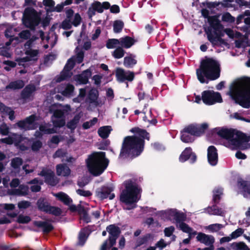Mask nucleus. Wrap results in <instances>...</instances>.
Segmentation results:
<instances>
[{
	"instance_id": "obj_1",
	"label": "nucleus",
	"mask_w": 250,
	"mask_h": 250,
	"mask_svg": "<svg viewBox=\"0 0 250 250\" xmlns=\"http://www.w3.org/2000/svg\"><path fill=\"white\" fill-rule=\"evenodd\" d=\"M130 131L136 133L135 135L127 136L123 141L119 158L132 160L141 155L144 149L145 139L149 140V133L146 130L135 127Z\"/></svg>"
},
{
	"instance_id": "obj_2",
	"label": "nucleus",
	"mask_w": 250,
	"mask_h": 250,
	"mask_svg": "<svg viewBox=\"0 0 250 250\" xmlns=\"http://www.w3.org/2000/svg\"><path fill=\"white\" fill-rule=\"evenodd\" d=\"M221 67L219 62L213 58H206L203 60L199 67L196 69V75L201 83H208V80L214 81L220 76Z\"/></svg>"
},
{
	"instance_id": "obj_3",
	"label": "nucleus",
	"mask_w": 250,
	"mask_h": 250,
	"mask_svg": "<svg viewBox=\"0 0 250 250\" xmlns=\"http://www.w3.org/2000/svg\"><path fill=\"white\" fill-rule=\"evenodd\" d=\"M217 134L222 138L228 140L236 148L246 150L250 147L248 142L250 141V136L233 128H222L217 132Z\"/></svg>"
},
{
	"instance_id": "obj_4",
	"label": "nucleus",
	"mask_w": 250,
	"mask_h": 250,
	"mask_svg": "<svg viewBox=\"0 0 250 250\" xmlns=\"http://www.w3.org/2000/svg\"><path fill=\"white\" fill-rule=\"evenodd\" d=\"M124 185L125 188L123 190L120 196V200L121 202L128 205L125 208L126 210H131L136 207V203L139 200L138 194L141 188L135 180L129 179L124 182Z\"/></svg>"
},
{
	"instance_id": "obj_5",
	"label": "nucleus",
	"mask_w": 250,
	"mask_h": 250,
	"mask_svg": "<svg viewBox=\"0 0 250 250\" xmlns=\"http://www.w3.org/2000/svg\"><path fill=\"white\" fill-rule=\"evenodd\" d=\"M89 172L94 176L102 174L108 165L109 160L103 151L94 152L85 161Z\"/></svg>"
},
{
	"instance_id": "obj_6",
	"label": "nucleus",
	"mask_w": 250,
	"mask_h": 250,
	"mask_svg": "<svg viewBox=\"0 0 250 250\" xmlns=\"http://www.w3.org/2000/svg\"><path fill=\"white\" fill-rule=\"evenodd\" d=\"M244 87L231 88L229 95L235 102L245 108H250V78H246L244 82Z\"/></svg>"
},
{
	"instance_id": "obj_7",
	"label": "nucleus",
	"mask_w": 250,
	"mask_h": 250,
	"mask_svg": "<svg viewBox=\"0 0 250 250\" xmlns=\"http://www.w3.org/2000/svg\"><path fill=\"white\" fill-rule=\"evenodd\" d=\"M41 18L37 11L32 7H27L25 9L22 18L23 24L32 31H34L39 25Z\"/></svg>"
},
{
	"instance_id": "obj_8",
	"label": "nucleus",
	"mask_w": 250,
	"mask_h": 250,
	"mask_svg": "<svg viewBox=\"0 0 250 250\" xmlns=\"http://www.w3.org/2000/svg\"><path fill=\"white\" fill-rule=\"evenodd\" d=\"M106 231L109 233L108 239L106 240L101 247V250H106L108 242H109V248L113 247L116 244V240L121 233L120 228L115 224L109 225L106 227Z\"/></svg>"
},
{
	"instance_id": "obj_9",
	"label": "nucleus",
	"mask_w": 250,
	"mask_h": 250,
	"mask_svg": "<svg viewBox=\"0 0 250 250\" xmlns=\"http://www.w3.org/2000/svg\"><path fill=\"white\" fill-rule=\"evenodd\" d=\"M202 100L207 105H212L217 103H222L223 100L221 94L213 90H205L202 93Z\"/></svg>"
},
{
	"instance_id": "obj_10",
	"label": "nucleus",
	"mask_w": 250,
	"mask_h": 250,
	"mask_svg": "<svg viewBox=\"0 0 250 250\" xmlns=\"http://www.w3.org/2000/svg\"><path fill=\"white\" fill-rule=\"evenodd\" d=\"M208 124L206 123L201 125L191 124L186 126L182 131L194 137L200 136L205 133L206 130L208 128Z\"/></svg>"
},
{
	"instance_id": "obj_11",
	"label": "nucleus",
	"mask_w": 250,
	"mask_h": 250,
	"mask_svg": "<svg viewBox=\"0 0 250 250\" xmlns=\"http://www.w3.org/2000/svg\"><path fill=\"white\" fill-rule=\"evenodd\" d=\"M38 175L43 177L44 182L49 186L54 187L58 183V181L55 176L54 172L49 168H42L40 172L38 173Z\"/></svg>"
},
{
	"instance_id": "obj_12",
	"label": "nucleus",
	"mask_w": 250,
	"mask_h": 250,
	"mask_svg": "<svg viewBox=\"0 0 250 250\" xmlns=\"http://www.w3.org/2000/svg\"><path fill=\"white\" fill-rule=\"evenodd\" d=\"M36 120V116L35 114H32L26 117L24 120L18 122L17 125L20 128L24 129V130L35 129V127L31 125L34 124Z\"/></svg>"
},
{
	"instance_id": "obj_13",
	"label": "nucleus",
	"mask_w": 250,
	"mask_h": 250,
	"mask_svg": "<svg viewBox=\"0 0 250 250\" xmlns=\"http://www.w3.org/2000/svg\"><path fill=\"white\" fill-rule=\"evenodd\" d=\"M116 76L118 81L120 82H124L125 81L132 82L135 77L133 72L130 71H125L121 68H117L116 70Z\"/></svg>"
},
{
	"instance_id": "obj_14",
	"label": "nucleus",
	"mask_w": 250,
	"mask_h": 250,
	"mask_svg": "<svg viewBox=\"0 0 250 250\" xmlns=\"http://www.w3.org/2000/svg\"><path fill=\"white\" fill-rule=\"evenodd\" d=\"M113 190L114 188L112 187L103 186L96 190V195L101 200H104L107 198H109L110 200H112L115 197L114 193H111Z\"/></svg>"
},
{
	"instance_id": "obj_15",
	"label": "nucleus",
	"mask_w": 250,
	"mask_h": 250,
	"mask_svg": "<svg viewBox=\"0 0 250 250\" xmlns=\"http://www.w3.org/2000/svg\"><path fill=\"white\" fill-rule=\"evenodd\" d=\"M196 154L192 151V149L190 147H186L179 157V161L182 163L189 160L190 163L193 164L196 162Z\"/></svg>"
},
{
	"instance_id": "obj_16",
	"label": "nucleus",
	"mask_w": 250,
	"mask_h": 250,
	"mask_svg": "<svg viewBox=\"0 0 250 250\" xmlns=\"http://www.w3.org/2000/svg\"><path fill=\"white\" fill-rule=\"evenodd\" d=\"M208 160L209 164L215 166L218 163V153L216 148L213 146H209L208 148Z\"/></svg>"
},
{
	"instance_id": "obj_17",
	"label": "nucleus",
	"mask_w": 250,
	"mask_h": 250,
	"mask_svg": "<svg viewBox=\"0 0 250 250\" xmlns=\"http://www.w3.org/2000/svg\"><path fill=\"white\" fill-rule=\"evenodd\" d=\"M197 240L206 246H210L213 247L214 243V238L212 235H207L203 232H199L196 237Z\"/></svg>"
},
{
	"instance_id": "obj_18",
	"label": "nucleus",
	"mask_w": 250,
	"mask_h": 250,
	"mask_svg": "<svg viewBox=\"0 0 250 250\" xmlns=\"http://www.w3.org/2000/svg\"><path fill=\"white\" fill-rule=\"evenodd\" d=\"M206 32L208 40L213 45H216L217 42H219L221 44L227 45L228 44L225 40L223 39L220 36H214L210 28H208V29L206 30Z\"/></svg>"
},
{
	"instance_id": "obj_19",
	"label": "nucleus",
	"mask_w": 250,
	"mask_h": 250,
	"mask_svg": "<svg viewBox=\"0 0 250 250\" xmlns=\"http://www.w3.org/2000/svg\"><path fill=\"white\" fill-rule=\"evenodd\" d=\"M36 90V87L34 84H29L27 85L21 92V98L24 100L30 99Z\"/></svg>"
},
{
	"instance_id": "obj_20",
	"label": "nucleus",
	"mask_w": 250,
	"mask_h": 250,
	"mask_svg": "<svg viewBox=\"0 0 250 250\" xmlns=\"http://www.w3.org/2000/svg\"><path fill=\"white\" fill-rule=\"evenodd\" d=\"M210 27L209 28L214 29L215 31L220 32L223 28V25L221 23L217 16H211L208 21Z\"/></svg>"
},
{
	"instance_id": "obj_21",
	"label": "nucleus",
	"mask_w": 250,
	"mask_h": 250,
	"mask_svg": "<svg viewBox=\"0 0 250 250\" xmlns=\"http://www.w3.org/2000/svg\"><path fill=\"white\" fill-rule=\"evenodd\" d=\"M33 225L39 228H41L42 232L45 234L49 233L54 229L53 226L47 221H35Z\"/></svg>"
},
{
	"instance_id": "obj_22",
	"label": "nucleus",
	"mask_w": 250,
	"mask_h": 250,
	"mask_svg": "<svg viewBox=\"0 0 250 250\" xmlns=\"http://www.w3.org/2000/svg\"><path fill=\"white\" fill-rule=\"evenodd\" d=\"M237 186L239 189H242L244 197H246L248 194L250 195V181H246L240 178L237 181Z\"/></svg>"
},
{
	"instance_id": "obj_23",
	"label": "nucleus",
	"mask_w": 250,
	"mask_h": 250,
	"mask_svg": "<svg viewBox=\"0 0 250 250\" xmlns=\"http://www.w3.org/2000/svg\"><path fill=\"white\" fill-rule=\"evenodd\" d=\"M92 75V72L89 69L83 71L81 74L76 76V80L80 83L85 84L88 83V79Z\"/></svg>"
},
{
	"instance_id": "obj_24",
	"label": "nucleus",
	"mask_w": 250,
	"mask_h": 250,
	"mask_svg": "<svg viewBox=\"0 0 250 250\" xmlns=\"http://www.w3.org/2000/svg\"><path fill=\"white\" fill-rule=\"evenodd\" d=\"M169 215L173 217L176 223L180 224L185 221L187 219L186 215L177 210H170L169 211Z\"/></svg>"
},
{
	"instance_id": "obj_25",
	"label": "nucleus",
	"mask_w": 250,
	"mask_h": 250,
	"mask_svg": "<svg viewBox=\"0 0 250 250\" xmlns=\"http://www.w3.org/2000/svg\"><path fill=\"white\" fill-rule=\"evenodd\" d=\"M36 205L39 210L46 213L50 206L47 199L44 197L40 198L37 201Z\"/></svg>"
},
{
	"instance_id": "obj_26",
	"label": "nucleus",
	"mask_w": 250,
	"mask_h": 250,
	"mask_svg": "<svg viewBox=\"0 0 250 250\" xmlns=\"http://www.w3.org/2000/svg\"><path fill=\"white\" fill-rule=\"evenodd\" d=\"M119 40L120 45L125 48H129L137 42V40L128 36L121 38Z\"/></svg>"
},
{
	"instance_id": "obj_27",
	"label": "nucleus",
	"mask_w": 250,
	"mask_h": 250,
	"mask_svg": "<svg viewBox=\"0 0 250 250\" xmlns=\"http://www.w3.org/2000/svg\"><path fill=\"white\" fill-rule=\"evenodd\" d=\"M71 170L65 164H59L56 166V173L58 176H68L70 175Z\"/></svg>"
},
{
	"instance_id": "obj_28",
	"label": "nucleus",
	"mask_w": 250,
	"mask_h": 250,
	"mask_svg": "<svg viewBox=\"0 0 250 250\" xmlns=\"http://www.w3.org/2000/svg\"><path fill=\"white\" fill-rule=\"evenodd\" d=\"M25 85L24 82L23 80H18L16 81H12L5 86V90H17L22 88Z\"/></svg>"
},
{
	"instance_id": "obj_29",
	"label": "nucleus",
	"mask_w": 250,
	"mask_h": 250,
	"mask_svg": "<svg viewBox=\"0 0 250 250\" xmlns=\"http://www.w3.org/2000/svg\"><path fill=\"white\" fill-rule=\"evenodd\" d=\"M54 195L65 205L69 206L72 203V199L67 194L63 192L56 193Z\"/></svg>"
},
{
	"instance_id": "obj_30",
	"label": "nucleus",
	"mask_w": 250,
	"mask_h": 250,
	"mask_svg": "<svg viewBox=\"0 0 250 250\" xmlns=\"http://www.w3.org/2000/svg\"><path fill=\"white\" fill-rule=\"evenodd\" d=\"M218 204H213L212 206H209L206 208L207 212L209 215L223 216L224 213L221 208L217 206Z\"/></svg>"
},
{
	"instance_id": "obj_31",
	"label": "nucleus",
	"mask_w": 250,
	"mask_h": 250,
	"mask_svg": "<svg viewBox=\"0 0 250 250\" xmlns=\"http://www.w3.org/2000/svg\"><path fill=\"white\" fill-rule=\"evenodd\" d=\"M81 116L80 114H77L74 117V118L68 121L66 124V127L67 128L71 130L72 132L74 131L76 128L78 124H79Z\"/></svg>"
},
{
	"instance_id": "obj_32",
	"label": "nucleus",
	"mask_w": 250,
	"mask_h": 250,
	"mask_svg": "<svg viewBox=\"0 0 250 250\" xmlns=\"http://www.w3.org/2000/svg\"><path fill=\"white\" fill-rule=\"evenodd\" d=\"M111 130L112 128L111 126H103L98 129V133L100 137L105 139L108 137Z\"/></svg>"
},
{
	"instance_id": "obj_33",
	"label": "nucleus",
	"mask_w": 250,
	"mask_h": 250,
	"mask_svg": "<svg viewBox=\"0 0 250 250\" xmlns=\"http://www.w3.org/2000/svg\"><path fill=\"white\" fill-rule=\"evenodd\" d=\"M87 210L88 208L86 209L81 204L79 205V211L78 213L82 216L83 221L87 223L91 221L90 217L88 214Z\"/></svg>"
},
{
	"instance_id": "obj_34",
	"label": "nucleus",
	"mask_w": 250,
	"mask_h": 250,
	"mask_svg": "<svg viewBox=\"0 0 250 250\" xmlns=\"http://www.w3.org/2000/svg\"><path fill=\"white\" fill-rule=\"evenodd\" d=\"M223 188H217L213 190V204H219L221 199V195L223 194Z\"/></svg>"
},
{
	"instance_id": "obj_35",
	"label": "nucleus",
	"mask_w": 250,
	"mask_h": 250,
	"mask_svg": "<svg viewBox=\"0 0 250 250\" xmlns=\"http://www.w3.org/2000/svg\"><path fill=\"white\" fill-rule=\"evenodd\" d=\"M220 5H221L224 8H230L233 7L232 4L230 3H223V2L213 1L207 2V6L209 9L216 8Z\"/></svg>"
},
{
	"instance_id": "obj_36",
	"label": "nucleus",
	"mask_w": 250,
	"mask_h": 250,
	"mask_svg": "<svg viewBox=\"0 0 250 250\" xmlns=\"http://www.w3.org/2000/svg\"><path fill=\"white\" fill-rule=\"evenodd\" d=\"M99 97V91L95 88H92L89 91L88 98L90 103H93L97 101Z\"/></svg>"
},
{
	"instance_id": "obj_37",
	"label": "nucleus",
	"mask_w": 250,
	"mask_h": 250,
	"mask_svg": "<svg viewBox=\"0 0 250 250\" xmlns=\"http://www.w3.org/2000/svg\"><path fill=\"white\" fill-rule=\"evenodd\" d=\"M137 62V61L131 56L124 58V65L126 68H132Z\"/></svg>"
},
{
	"instance_id": "obj_38",
	"label": "nucleus",
	"mask_w": 250,
	"mask_h": 250,
	"mask_svg": "<svg viewBox=\"0 0 250 250\" xmlns=\"http://www.w3.org/2000/svg\"><path fill=\"white\" fill-rule=\"evenodd\" d=\"M195 137L183 131H181V140L183 142L186 143H192L194 141Z\"/></svg>"
},
{
	"instance_id": "obj_39",
	"label": "nucleus",
	"mask_w": 250,
	"mask_h": 250,
	"mask_svg": "<svg viewBox=\"0 0 250 250\" xmlns=\"http://www.w3.org/2000/svg\"><path fill=\"white\" fill-rule=\"evenodd\" d=\"M113 27L114 33H120L124 28V23L120 20H116L113 22Z\"/></svg>"
},
{
	"instance_id": "obj_40",
	"label": "nucleus",
	"mask_w": 250,
	"mask_h": 250,
	"mask_svg": "<svg viewBox=\"0 0 250 250\" xmlns=\"http://www.w3.org/2000/svg\"><path fill=\"white\" fill-rule=\"evenodd\" d=\"M72 75V73L71 72L63 69L61 73L60 76L57 78V82H61L64 80L68 79L71 77Z\"/></svg>"
},
{
	"instance_id": "obj_41",
	"label": "nucleus",
	"mask_w": 250,
	"mask_h": 250,
	"mask_svg": "<svg viewBox=\"0 0 250 250\" xmlns=\"http://www.w3.org/2000/svg\"><path fill=\"white\" fill-rule=\"evenodd\" d=\"M46 213L52 214L55 216H59L62 214V210L58 207L50 205Z\"/></svg>"
},
{
	"instance_id": "obj_42",
	"label": "nucleus",
	"mask_w": 250,
	"mask_h": 250,
	"mask_svg": "<svg viewBox=\"0 0 250 250\" xmlns=\"http://www.w3.org/2000/svg\"><path fill=\"white\" fill-rule=\"evenodd\" d=\"M222 21L229 23H232L235 21V18L229 12L224 13L222 16Z\"/></svg>"
},
{
	"instance_id": "obj_43",
	"label": "nucleus",
	"mask_w": 250,
	"mask_h": 250,
	"mask_svg": "<svg viewBox=\"0 0 250 250\" xmlns=\"http://www.w3.org/2000/svg\"><path fill=\"white\" fill-rule=\"evenodd\" d=\"M15 193L17 195L26 196L28 194V187L27 186L21 185L19 188L15 190Z\"/></svg>"
},
{
	"instance_id": "obj_44",
	"label": "nucleus",
	"mask_w": 250,
	"mask_h": 250,
	"mask_svg": "<svg viewBox=\"0 0 250 250\" xmlns=\"http://www.w3.org/2000/svg\"><path fill=\"white\" fill-rule=\"evenodd\" d=\"M23 163L22 159L20 157H16L13 158L11 163V167L15 169L20 168Z\"/></svg>"
},
{
	"instance_id": "obj_45",
	"label": "nucleus",
	"mask_w": 250,
	"mask_h": 250,
	"mask_svg": "<svg viewBox=\"0 0 250 250\" xmlns=\"http://www.w3.org/2000/svg\"><path fill=\"white\" fill-rule=\"evenodd\" d=\"M13 144L16 146H19L25 138L23 137L21 134H13L12 135Z\"/></svg>"
},
{
	"instance_id": "obj_46",
	"label": "nucleus",
	"mask_w": 250,
	"mask_h": 250,
	"mask_svg": "<svg viewBox=\"0 0 250 250\" xmlns=\"http://www.w3.org/2000/svg\"><path fill=\"white\" fill-rule=\"evenodd\" d=\"M117 44H120L119 39H111L107 40L106 46L108 49H112L115 48Z\"/></svg>"
},
{
	"instance_id": "obj_47",
	"label": "nucleus",
	"mask_w": 250,
	"mask_h": 250,
	"mask_svg": "<svg viewBox=\"0 0 250 250\" xmlns=\"http://www.w3.org/2000/svg\"><path fill=\"white\" fill-rule=\"evenodd\" d=\"M125 53V52L122 46L118 47L114 51L113 56L116 59H120L124 57Z\"/></svg>"
},
{
	"instance_id": "obj_48",
	"label": "nucleus",
	"mask_w": 250,
	"mask_h": 250,
	"mask_svg": "<svg viewBox=\"0 0 250 250\" xmlns=\"http://www.w3.org/2000/svg\"><path fill=\"white\" fill-rule=\"evenodd\" d=\"M74 90V86L71 84H68L62 92V95L67 96L71 95Z\"/></svg>"
},
{
	"instance_id": "obj_49",
	"label": "nucleus",
	"mask_w": 250,
	"mask_h": 250,
	"mask_svg": "<svg viewBox=\"0 0 250 250\" xmlns=\"http://www.w3.org/2000/svg\"><path fill=\"white\" fill-rule=\"evenodd\" d=\"M31 220V218L29 216L20 214L18 217L17 222L19 224H27Z\"/></svg>"
},
{
	"instance_id": "obj_50",
	"label": "nucleus",
	"mask_w": 250,
	"mask_h": 250,
	"mask_svg": "<svg viewBox=\"0 0 250 250\" xmlns=\"http://www.w3.org/2000/svg\"><path fill=\"white\" fill-rule=\"evenodd\" d=\"M42 146V143L40 140L34 141L31 145V149L34 152L39 151Z\"/></svg>"
},
{
	"instance_id": "obj_51",
	"label": "nucleus",
	"mask_w": 250,
	"mask_h": 250,
	"mask_svg": "<svg viewBox=\"0 0 250 250\" xmlns=\"http://www.w3.org/2000/svg\"><path fill=\"white\" fill-rule=\"evenodd\" d=\"M179 228L184 232L190 233L192 229L184 222L179 224Z\"/></svg>"
},
{
	"instance_id": "obj_52",
	"label": "nucleus",
	"mask_w": 250,
	"mask_h": 250,
	"mask_svg": "<svg viewBox=\"0 0 250 250\" xmlns=\"http://www.w3.org/2000/svg\"><path fill=\"white\" fill-rule=\"evenodd\" d=\"M224 227L223 225L220 224H214L209 225L208 228L211 232H217Z\"/></svg>"
},
{
	"instance_id": "obj_53",
	"label": "nucleus",
	"mask_w": 250,
	"mask_h": 250,
	"mask_svg": "<svg viewBox=\"0 0 250 250\" xmlns=\"http://www.w3.org/2000/svg\"><path fill=\"white\" fill-rule=\"evenodd\" d=\"M19 36L21 39L24 40H28L31 37V34L29 30H24L21 31L19 34Z\"/></svg>"
},
{
	"instance_id": "obj_54",
	"label": "nucleus",
	"mask_w": 250,
	"mask_h": 250,
	"mask_svg": "<svg viewBox=\"0 0 250 250\" xmlns=\"http://www.w3.org/2000/svg\"><path fill=\"white\" fill-rule=\"evenodd\" d=\"M72 24L70 20L65 19L62 21L61 27L64 30H68L71 28Z\"/></svg>"
},
{
	"instance_id": "obj_55",
	"label": "nucleus",
	"mask_w": 250,
	"mask_h": 250,
	"mask_svg": "<svg viewBox=\"0 0 250 250\" xmlns=\"http://www.w3.org/2000/svg\"><path fill=\"white\" fill-rule=\"evenodd\" d=\"M74 65V61L72 59H69L68 60L67 63L64 67L63 69L71 72V70L73 68Z\"/></svg>"
},
{
	"instance_id": "obj_56",
	"label": "nucleus",
	"mask_w": 250,
	"mask_h": 250,
	"mask_svg": "<svg viewBox=\"0 0 250 250\" xmlns=\"http://www.w3.org/2000/svg\"><path fill=\"white\" fill-rule=\"evenodd\" d=\"M91 6L94 7V9L96 11L99 13L103 12V9H102V4L99 1H94L92 4Z\"/></svg>"
},
{
	"instance_id": "obj_57",
	"label": "nucleus",
	"mask_w": 250,
	"mask_h": 250,
	"mask_svg": "<svg viewBox=\"0 0 250 250\" xmlns=\"http://www.w3.org/2000/svg\"><path fill=\"white\" fill-rule=\"evenodd\" d=\"M31 206V203L28 201H21L18 204V207L20 209H26Z\"/></svg>"
},
{
	"instance_id": "obj_58",
	"label": "nucleus",
	"mask_w": 250,
	"mask_h": 250,
	"mask_svg": "<svg viewBox=\"0 0 250 250\" xmlns=\"http://www.w3.org/2000/svg\"><path fill=\"white\" fill-rule=\"evenodd\" d=\"M243 233L244 230L241 228H238L231 233L230 236L232 239H235L240 236Z\"/></svg>"
},
{
	"instance_id": "obj_59",
	"label": "nucleus",
	"mask_w": 250,
	"mask_h": 250,
	"mask_svg": "<svg viewBox=\"0 0 250 250\" xmlns=\"http://www.w3.org/2000/svg\"><path fill=\"white\" fill-rule=\"evenodd\" d=\"M76 192L80 196L85 197H88L92 195V193L89 190H84L83 189H78L76 190Z\"/></svg>"
},
{
	"instance_id": "obj_60",
	"label": "nucleus",
	"mask_w": 250,
	"mask_h": 250,
	"mask_svg": "<svg viewBox=\"0 0 250 250\" xmlns=\"http://www.w3.org/2000/svg\"><path fill=\"white\" fill-rule=\"evenodd\" d=\"M82 18L80 15L79 13H76L74 16V18L72 21V24L74 26H78L81 23Z\"/></svg>"
},
{
	"instance_id": "obj_61",
	"label": "nucleus",
	"mask_w": 250,
	"mask_h": 250,
	"mask_svg": "<svg viewBox=\"0 0 250 250\" xmlns=\"http://www.w3.org/2000/svg\"><path fill=\"white\" fill-rule=\"evenodd\" d=\"M175 230V228L171 226L169 227L166 228L164 229V233L166 236L170 237Z\"/></svg>"
},
{
	"instance_id": "obj_62",
	"label": "nucleus",
	"mask_w": 250,
	"mask_h": 250,
	"mask_svg": "<svg viewBox=\"0 0 250 250\" xmlns=\"http://www.w3.org/2000/svg\"><path fill=\"white\" fill-rule=\"evenodd\" d=\"M87 237L86 236V234L84 231H80L79 235V240L80 244L83 245L85 243Z\"/></svg>"
},
{
	"instance_id": "obj_63",
	"label": "nucleus",
	"mask_w": 250,
	"mask_h": 250,
	"mask_svg": "<svg viewBox=\"0 0 250 250\" xmlns=\"http://www.w3.org/2000/svg\"><path fill=\"white\" fill-rule=\"evenodd\" d=\"M39 38L38 37L34 35L32 36V37H30L24 44L25 47H27L28 48L31 47L32 46L34 42L36 41Z\"/></svg>"
},
{
	"instance_id": "obj_64",
	"label": "nucleus",
	"mask_w": 250,
	"mask_h": 250,
	"mask_svg": "<svg viewBox=\"0 0 250 250\" xmlns=\"http://www.w3.org/2000/svg\"><path fill=\"white\" fill-rule=\"evenodd\" d=\"M0 131L2 135H7L9 133V128L6 124H3L0 126Z\"/></svg>"
}]
</instances>
